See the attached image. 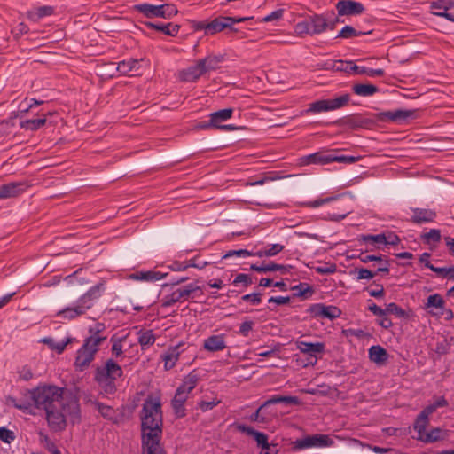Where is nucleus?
<instances>
[{"instance_id":"nucleus-47","label":"nucleus","mask_w":454,"mask_h":454,"mask_svg":"<svg viewBox=\"0 0 454 454\" xmlns=\"http://www.w3.org/2000/svg\"><path fill=\"white\" fill-rule=\"evenodd\" d=\"M343 123L352 129L363 128L365 126L366 121L358 115H349L343 119Z\"/></svg>"},{"instance_id":"nucleus-40","label":"nucleus","mask_w":454,"mask_h":454,"mask_svg":"<svg viewBox=\"0 0 454 454\" xmlns=\"http://www.w3.org/2000/svg\"><path fill=\"white\" fill-rule=\"evenodd\" d=\"M295 293L293 294V296L308 298L314 294V288L311 285L308 283H300L290 288Z\"/></svg>"},{"instance_id":"nucleus-18","label":"nucleus","mask_w":454,"mask_h":454,"mask_svg":"<svg viewBox=\"0 0 454 454\" xmlns=\"http://www.w3.org/2000/svg\"><path fill=\"white\" fill-rule=\"evenodd\" d=\"M235 427L239 432L245 433L247 435L253 436L256 441L258 446H261L266 451L270 450V444L268 442V435L264 433L258 432L253 427L246 426L244 424H235Z\"/></svg>"},{"instance_id":"nucleus-45","label":"nucleus","mask_w":454,"mask_h":454,"mask_svg":"<svg viewBox=\"0 0 454 454\" xmlns=\"http://www.w3.org/2000/svg\"><path fill=\"white\" fill-rule=\"evenodd\" d=\"M449 405L448 401L444 396L439 397L434 403L426 406L420 413L425 417L428 418L432 413H434L437 408L447 407Z\"/></svg>"},{"instance_id":"nucleus-10","label":"nucleus","mask_w":454,"mask_h":454,"mask_svg":"<svg viewBox=\"0 0 454 454\" xmlns=\"http://www.w3.org/2000/svg\"><path fill=\"white\" fill-rule=\"evenodd\" d=\"M334 443V441L327 434H316L307 435L304 438L295 440L293 444L295 450H304L313 447L322 448L330 447Z\"/></svg>"},{"instance_id":"nucleus-48","label":"nucleus","mask_w":454,"mask_h":454,"mask_svg":"<svg viewBox=\"0 0 454 454\" xmlns=\"http://www.w3.org/2000/svg\"><path fill=\"white\" fill-rule=\"evenodd\" d=\"M43 342L49 345V347L58 354H61L70 342V339H67L66 341L55 342L51 338H44Z\"/></svg>"},{"instance_id":"nucleus-39","label":"nucleus","mask_w":454,"mask_h":454,"mask_svg":"<svg viewBox=\"0 0 454 454\" xmlns=\"http://www.w3.org/2000/svg\"><path fill=\"white\" fill-rule=\"evenodd\" d=\"M372 29L367 30V31H362V30H357L355 27L347 25L339 32L336 38L349 39V38L360 36L363 35H369V34H372Z\"/></svg>"},{"instance_id":"nucleus-27","label":"nucleus","mask_w":454,"mask_h":454,"mask_svg":"<svg viewBox=\"0 0 454 454\" xmlns=\"http://www.w3.org/2000/svg\"><path fill=\"white\" fill-rule=\"evenodd\" d=\"M444 306H445V301L443 300L442 295L439 294H434L429 295L427 297V302L425 304V309L434 308L436 309H439L440 311L434 312L431 310V311H429V313L432 316H442L444 314L442 311L444 309Z\"/></svg>"},{"instance_id":"nucleus-6","label":"nucleus","mask_w":454,"mask_h":454,"mask_svg":"<svg viewBox=\"0 0 454 454\" xmlns=\"http://www.w3.org/2000/svg\"><path fill=\"white\" fill-rule=\"evenodd\" d=\"M106 327L104 323L97 322L88 329V335L85 337L82 345L84 348L93 351L95 354L99 347L106 340Z\"/></svg>"},{"instance_id":"nucleus-15","label":"nucleus","mask_w":454,"mask_h":454,"mask_svg":"<svg viewBox=\"0 0 454 454\" xmlns=\"http://www.w3.org/2000/svg\"><path fill=\"white\" fill-rule=\"evenodd\" d=\"M28 187L26 182H12L0 186V200L15 198Z\"/></svg>"},{"instance_id":"nucleus-56","label":"nucleus","mask_w":454,"mask_h":454,"mask_svg":"<svg viewBox=\"0 0 454 454\" xmlns=\"http://www.w3.org/2000/svg\"><path fill=\"white\" fill-rule=\"evenodd\" d=\"M104 288V284L99 283L90 288L85 294H84V299L88 297H91V299L94 301L96 299H98L101 296V292Z\"/></svg>"},{"instance_id":"nucleus-1","label":"nucleus","mask_w":454,"mask_h":454,"mask_svg":"<svg viewBox=\"0 0 454 454\" xmlns=\"http://www.w3.org/2000/svg\"><path fill=\"white\" fill-rule=\"evenodd\" d=\"M141 454H166L162 438L163 414L160 397L147 396L140 411Z\"/></svg>"},{"instance_id":"nucleus-22","label":"nucleus","mask_w":454,"mask_h":454,"mask_svg":"<svg viewBox=\"0 0 454 454\" xmlns=\"http://www.w3.org/2000/svg\"><path fill=\"white\" fill-rule=\"evenodd\" d=\"M134 10L145 15L148 19L163 18V4H139L134 5Z\"/></svg>"},{"instance_id":"nucleus-49","label":"nucleus","mask_w":454,"mask_h":454,"mask_svg":"<svg viewBox=\"0 0 454 454\" xmlns=\"http://www.w3.org/2000/svg\"><path fill=\"white\" fill-rule=\"evenodd\" d=\"M385 311H386V315L393 314L398 318H404L408 316L406 311L403 309H402L400 306H398L395 302H391V303L387 304L385 309Z\"/></svg>"},{"instance_id":"nucleus-61","label":"nucleus","mask_w":454,"mask_h":454,"mask_svg":"<svg viewBox=\"0 0 454 454\" xmlns=\"http://www.w3.org/2000/svg\"><path fill=\"white\" fill-rule=\"evenodd\" d=\"M242 301L250 302L253 305H258L262 302V294L253 293L247 294L241 297Z\"/></svg>"},{"instance_id":"nucleus-21","label":"nucleus","mask_w":454,"mask_h":454,"mask_svg":"<svg viewBox=\"0 0 454 454\" xmlns=\"http://www.w3.org/2000/svg\"><path fill=\"white\" fill-rule=\"evenodd\" d=\"M296 346L300 352L314 357L315 363L317 359V355L323 354L325 352V344L323 342L312 343L301 340L296 342Z\"/></svg>"},{"instance_id":"nucleus-43","label":"nucleus","mask_w":454,"mask_h":454,"mask_svg":"<svg viewBox=\"0 0 454 454\" xmlns=\"http://www.w3.org/2000/svg\"><path fill=\"white\" fill-rule=\"evenodd\" d=\"M351 69H353V73L357 74H366L370 77H375V76H383L385 74V71L381 68L373 69V68H368L362 66H357L355 64V66L351 67Z\"/></svg>"},{"instance_id":"nucleus-57","label":"nucleus","mask_w":454,"mask_h":454,"mask_svg":"<svg viewBox=\"0 0 454 454\" xmlns=\"http://www.w3.org/2000/svg\"><path fill=\"white\" fill-rule=\"evenodd\" d=\"M294 32L298 35H311V30L309 29V26L307 18H305L304 20L298 22L294 26Z\"/></svg>"},{"instance_id":"nucleus-44","label":"nucleus","mask_w":454,"mask_h":454,"mask_svg":"<svg viewBox=\"0 0 454 454\" xmlns=\"http://www.w3.org/2000/svg\"><path fill=\"white\" fill-rule=\"evenodd\" d=\"M83 314H85V312L77 304L75 307H67L59 310L57 313V316H60L66 319L72 320Z\"/></svg>"},{"instance_id":"nucleus-26","label":"nucleus","mask_w":454,"mask_h":454,"mask_svg":"<svg viewBox=\"0 0 454 454\" xmlns=\"http://www.w3.org/2000/svg\"><path fill=\"white\" fill-rule=\"evenodd\" d=\"M144 25L147 28H151V29H154V30L162 32L164 35H167L169 36H176L180 30L179 25L172 24V23L156 24V23H153L151 21H145V22H144Z\"/></svg>"},{"instance_id":"nucleus-50","label":"nucleus","mask_w":454,"mask_h":454,"mask_svg":"<svg viewBox=\"0 0 454 454\" xmlns=\"http://www.w3.org/2000/svg\"><path fill=\"white\" fill-rule=\"evenodd\" d=\"M428 418L419 413L414 423V429L418 432L419 436L422 435L426 432V427L428 424Z\"/></svg>"},{"instance_id":"nucleus-60","label":"nucleus","mask_w":454,"mask_h":454,"mask_svg":"<svg viewBox=\"0 0 454 454\" xmlns=\"http://www.w3.org/2000/svg\"><path fill=\"white\" fill-rule=\"evenodd\" d=\"M221 401L217 398H214L212 401H200L198 403V407L203 411H207L214 409L216 405H218Z\"/></svg>"},{"instance_id":"nucleus-33","label":"nucleus","mask_w":454,"mask_h":454,"mask_svg":"<svg viewBox=\"0 0 454 454\" xmlns=\"http://www.w3.org/2000/svg\"><path fill=\"white\" fill-rule=\"evenodd\" d=\"M92 404L104 419L114 423L117 422L116 411L112 406L104 404L103 403L98 401H93Z\"/></svg>"},{"instance_id":"nucleus-2","label":"nucleus","mask_w":454,"mask_h":454,"mask_svg":"<svg viewBox=\"0 0 454 454\" xmlns=\"http://www.w3.org/2000/svg\"><path fill=\"white\" fill-rule=\"evenodd\" d=\"M65 388L55 385H42L30 391L31 399L36 409L48 411L54 408H61L67 414L72 424L81 421V410L79 400L70 395L64 396Z\"/></svg>"},{"instance_id":"nucleus-53","label":"nucleus","mask_w":454,"mask_h":454,"mask_svg":"<svg viewBox=\"0 0 454 454\" xmlns=\"http://www.w3.org/2000/svg\"><path fill=\"white\" fill-rule=\"evenodd\" d=\"M339 196H332V197H326L325 199H317V200H311V201H306V202H303L302 205L304 207H309V208H315V207H318L324 204H327L331 201H333L335 200Z\"/></svg>"},{"instance_id":"nucleus-31","label":"nucleus","mask_w":454,"mask_h":454,"mask_svg":"<svg viewBox=\"0 0 454 454\" xmlns=\"http://www.w3.org/2000/svg\"><path fill=\"white\" fill-rule=\"evenodd\" d=\"M225 57L223 54H208L206 58L200 59V61L203 63L205 73L216 70L220 67V64L223 62Z\"/></svg>"},{"instance_id":"nucleus-19","label":"nucleus","mask_w":454,"mask_h":454,"mask_svg":"<svg viewBox=\"0 0 454 454\" xmlns=\"http://www.w3.org/2000/svg\"><path fill=\"white\" fill-rule=\"evenodd\" d=\"M142 59H129L120 61L115 67V71L122 75H137L140 70V62Z\"/></svg>"},{"instance_id":"nucleus-35","label":"nucleus","mask_w":454,"mask_h":454,"mask_svg":"<svg viewBox=\"0 0 454 454\" xmlns=\"http://www.w3.org/2000/svg\"><path fill=\"white\" fill-rule=\"evenodd\" d=\"M446 432L440 427H435L429 432H425L422 435L419 436V440L429 443L445 439Z\"/></svg>"},{"instance_id":"nucleus-24","label":"nucleus","mask_w":454,"mask_h":454,"mask_svg":"<svg viewBox=\"0 0 454 454\" xmlns=\"http://www.w3.org/2000/svg\"><path fill=\"white\" fill-rule=\"evenodd\" d=\"M203 348L210 352L222 351L226 348L224 334L211 335L204 340Z\"/></svg>"},{"instance_id":"nucleus-14","label":"nucleus","mask_w":454,"mask_h":454,"mask_svg":"<svg viewBox=\"0 0 454 454\" xmlns=\"http://www.w3.org/2000/svg\"><path fill=\"white\" fill-rule=\"evenodd\" d=\"M205 74L206 73L205 67H203V63L200 62L199 59L196 61L195 65L181 70L179 72V79L182 82H194Z\"/></svg>"},{"instance_id":"nucleus-25","label":"nucleus","mask_w":454,"mask_h":454,"mask_svg":"<svg viewBox=\"0 0 454 454\" xmlns=\"http://www.w3.org/2000/svg\"><path fill=\"white\" fill-rule=\"evenodd\" d=\"M250 269L252 270L257 271V272H270V271H280L282 274H287L290 272L291 269H293V266L291 265H283V264H278L274 262H269L268 263L262 264V265H256L252 264L250 266Z\"/></svg>"},{"instance_id":"nucleus-11","label":"nucleus","mask_w":454,"mask_h":454,"mask_svg":"<svg viewBox=\"0 0 454 454\" xmlns=\"http://www.w3.org/2000/svg\"><path fill=\"white\" fill-rule=\"evenodd\" d=\"M307 313H309L310 316L315 318H327L333 320L340 317L341 310L333 305L315 303L307 309Z\"/></svg>"},{"instance_id":"nucleus-7","label":"nucleus","mask_w":454,"mask_h":454,"mask_svg":"<svg viewBox=\"0 0 454 454\" xmlns=\"http://www.w3.org/2000/svg\"><path fill=\"white\" fill-rule=\"evenodd\" d=\"M350 100L349 94H343L334 98L320 99L309 104L306 114L321 113L340 109L348 104Z\"/></svg>"},{"instance_id":"nucleus-42","label":"nucleus","mask_w":454,"mask_h":454,"mask_svg":"<svg viewBox=\"0 0 454 454\" xmlns=\"http://www.w3.org/2000/svg\"><path fill=\"white\" fill-rule=\"evenodd\" d=\"M46 117L43 116V118H40V119H32V120H26V121H20V128L21 129H24L26 130H32V131H35L39 129H41L42 127H43L46 123Z\"/></svg>"},{"instance_id":"nucleus-37","label":"nucleus","mask_w":454,"mask_h":454,"mask_svg":"<svg viewBox=\"0 0 454 454\" xmlns=\"http://www.w3.org/2000/svg\"><path fill=\"white\" fill-rule=\"evenodd\" d=\"M54 12L52 6L43 5L27 12V18L34 22L39 21L42 18L51 16Z\"/></svg>"},{"instance_id":"nucleus-52","label":"nucleus","mask_w":454,"mask_h":454,"mask_svg":"<svg viewBox=\"0 0 454 454\" xmlns=\"http://www.w3.org/2000/svg\"><path fill=\"white\" fill-rule=\"evenodd\" d=\"M232 284L235 286H238L239 284H241L246 288L253 284V279L252 277L248 274L239 273L235 277Z\"/></svg>"},{"instance_id":"nucleus-17","label":"nucleus","mask_w":454,"mask_h":454,"mask_svg":"<svg viewBox=\"0 0 454 454\" xmlns=\"http://www.w3.org/2000/svg\"><path fill=\"white\" fill-rule=\"evenodd\" d=\"M96 354L88 349L84 348V346L82 345V347L77 350L76 357L74 361V367L76 371L83 372L85 369H87L91 362L95 359Z\"/></svg>"},{"instance_id":"nucleus-20","label":"nucleus","mask_w":454,"mask_h":454,"mask_svg":"<svg viewBox=\"0 0 454 454\" xmlns=\"http://www.w3.org/2000/svg\"><path fill=\"white\" fill-rule=\"evenodd\" d=\"M307 20L311 30V35L322 34L327 29V15H325V13L309 15Z\"/></svg>"},{"instance_id":"nucleus-4","label":"nucleus","mask_w":454,"mask_h":454,"mask_svg":"<svg viewBox=\"0 0 454 454\" xmlns=\"http://www.w3.org/2000/svg\"><path fill=\"white\" fill-rule=\"evenodd\" d=\"M200 377L196 370H192L183 380L182 384L176 388V394L171 400V406L176 418L181 419L186 415L185 402L188 395L197 387Z\"/></svg>"},{"instance_id":"nucleus-54","label":"nucleus","mask_w":454,"mask_h":454,"mask_svg":"<svg viewBox=\"0 0 454 454\" xmlns=\"http://www.w3.org/2000/svg\"><path fill=\"white\" fill-rule=\"evenodd\" d=\"M421 239L426 243H430L431 241L437 243L441 240V231L438 229H432L430 231L423 233Z\"/></svg>"},{"instance_id":"nucleus-8","label":"nucleus","mask_w":454,"mask_h":454,"mask_svg":"<svg viewBox=\"0 0 454 454\" xmlns=\"http://www.w3.org/2000/svg\"><path fill=\"white\" fill-rule=\"evenodd\" d=\"M191 27L194 31H204L205 35H214L217 33L229 29L230 25L227 24L225 16H218L214 20H190Z\"/></svg>"},{"instance_id":"nucleus-55","label":"nucleus","mask_w":454,"mask_h":454,"mask_svg":"<svg viewBox=\"0 0 454 454\" xmlns=\"http://www.w3.org/2000/svg\"><path fill=\"white\" fill-rule=\"evenodd\" d=\"M352 66H355L352 61L338 60L332 65V68L336 71L353 73V69H351Z\"/></svg>"},{"instance_id":"nucleus-3","label":"nucleus","mask_w":454,"mask_h":454,"mask_svg":"<svg viewBox=\"0 0 454 454\" xmlns=\"http://www.w3.org/2000/svg\"><path fill=\"white\" fill-rule=\"evenodd\" d=\"M123 374L121 365L114 358H108L102 365L95 369L94 380L101 389V393L113 395L117 391L115 381Z\"/></svg>"},{"instance_id":"nucleus-9","label":"nucleus","mask_w":454,"mask_h":454,"mask_svg":"<svg viewBox=\"0 0 454 454\" xmlns=\"http://www.w3.org/2000/svg\"><path fill=\"white\" fill-rule=\"evenodd\" d=\"M199 290H201V288L196 283H190L186 286L178 287L171 294L163 296L161 299V306L168 308L173 306L176 302L184 301L188 300L192 293Z\"/></svg>"},{"instance_id":"nucleus-30","label":"nucleus","mask_w":454,"mask_h":454,"mask_svg":"<svg viewBox=\"0 0 454 454\" xmlns=\"http://www.w3.org/2000/svg\"><path fill=\"white\" fill-rule=\"evenodd\" d=\"M414 113L411 110L398 109L395 111H387L380 114L381 120L387 119L388 121L398 122L405 121L408 118L413 116Z\"/></svg>"},{"instance_id":"nucleus-32","label":"nucleus","mask_w":454,"mask_h":454,"mask_svg":"<svg viewBox=\"0 0 454 454\" xmlns=\"http://www.w3.org/2000/svg\"><path fill=\"white\" fill-rule=\"evenodd\" d=\"M232 113L233 110L231 108H225L214 112L210 114V123L205 124L202 127L206 128L208 126H212L215 128H218V126H220L219 122L230 119L232 115Z\"/></svg>"},{"instance_id":"nucleus-63","label":"nucleus","mask_w":454,"mask_h":454,"mask_svg":"<svg viewBox=\"0 0 454 454\" xmlns=\"http://www.w3.org/2000/svg\"><path fill=\"white\" fill-rule=\"evenodd\" d=\"M337 266L334 263H326L324 266H317L315 268V271L319 274H333L336 272Z\"/></svg>"},{"instance_id":"nucleus-16","label":"nucleus","mask_w":454,"mask_h":454,"mask_svg":"<svg viewBox=\"0 0 454 454\" xmlns=\"http://www.w3.org/2000/svg\"><path fill=\"white\" fill-rule=\"evenodd\" d=\"M413 215L410 221L414 224H423L434 222L437 214L435 210L430 208L411 207Z\"/></svg>"},{"instance_id":"nucleus-58","label":"nucleus","mask_w":454,"mask_h":454,"mask_svg":"<svg viewBox=\"0 0 454 454\" xmlns=\"http://www.w3.org/2000/svg\"><path fill=\"white\" fill-rule=\"evenodd\" d=\"M454 7L453 0H438L433 2L431 8H442V12H449Z\"/></svg>"},{"instance_id":"nucleus-5","label":"nucleus","mask_w":454,"mask_h":454,"mask_svg":"<svg viewBox=\"0 0 454 454\" xmlns=\"http://www.w3.org/2000/svg\"><path fill=\"white\" fill-rule=\"evenodd\" d=\"M284 403L286 405H298L301 403L300 399L297 396H283L279 395H272L270 398L266 400L253 414H251L249 419L253 422L264 423L268 420L264 411L267 407L272 404Z\"/></svg>"},{"instance_id":"nucleus-46","label":"nucleus","mask_w":454,"mask_h":454,"mask_svg":"<svg viewBox=\"0 0 454 454\" xmlns=\"http://www.w3.org/2000/svg\"><path fill=\"white\" fill-rule=\"evenodd\" d=\"M207 264V262H203L202 266H198L196 263H188V262H179V261H174L170 265H168V268L173 271H184L190 267L197 268V269H203Z\"/></svg>"},{"instance_id":"nucleus-28","label":"nucleus","mask_w":454,"mask_h":454,"mask_svg":"<svg viewBox=\"0 0 454 454\" xmlns=\"http://www.w3.org/2000/svg\"><path fill=\"white\" fill-rule=\"evenodd\" d=\"M180 345L170 347L164 354L161 355V359L164 361L165 370H170L175 365L180 356Z\"/></svg>"},{"instance_id":"nucleus-51","label":"nucleus","mask_w":454,"mask_h":454,"mask_svg":"<svg viewBox=\"0 0 454 454\" xmlns=\"http://www.w3.org/2000/svg\"><path fill=\"white\" fill-rule=\"evenodd\" d=\"M360 240L365 243L371 244H384L386 242V235L384 233L377 234V235H362Z\"/></svg>"},{"instance_id":"nucleus-34","label":"nucleus","mask_w":454,"mask_h":454,"mask_svg":"<svg viewBox=\"0 0 454 454\" xmlns=\"http://www.w3.org/2000/svg\"><path fill=\"white\" fill-rule=\"evenodd\" d=\"M306 164H329L333 162V154H326L323 152H317L304 158Z\"/></svg>"},{"instance_id":"nucleus-41","label":"nucleus","mask_w":454,"mask_h":454,"mask_svg":"<svg viewBox=\"0 0 454 454\" xmlns=\"http://www.w3.org/2000/svg\"><path fill=\"white\" fill-rule=\"evenodd\" d=\"M379 89L373 84H355L353 86V91L359 96L368 97L378 92Z\"/></svg>"},{"instance_id":"nucleus-38","label":"nucleus","mask_w":454,"mask_h":454,"mask_svg":"<svg viewBox=\"0 0 454 454\" xmlns=\"http://www.w3.org/2000/svg\"><path fill=\"white\" fill-rule=\"evenodd\" d=\"M138 343L143 350L153 345L156 338L152 330H140L138 333Z\"/></svg>"},{"instance_id":"nucleus-59","label":"nucleus","mask_w":454,"mask_h":454,"mask_svg":"<svg viewBox=\"0 0 454 454\" xmlns=\"http://www.w3.org/2000/svg\"><path fill=\"white\" fill-rule=\"evenodd\" d=\"M16 436L13 431L6 427H0V440L5 443H11L15 440Z\"/></svg>"},{"instance_id":"nucleus-64","label":"nucleus","mask_w":454,"mask_h":454,"mask_svg":"<svg viewBox=\"0 0 454 454\" xmlns=\"http://www.w3.org/2000/svg\"><path fill=\"white\" fill-rule=\"evenodd\" d=\"M254 323L252 320H246L239 325V333L244 337H247L249 333L253 330Z\"/></svg>"},{"instance_id":"nucleus-23","label":"nucleus","mask_w":454,"mask_h":454,"mask_svg":"<svg viewBox=\"0 0 454 454\" xmlns=\"http://www.w3.org/2000/svg\"><path fill=\"white\" fill-rule=\"evenodd\" d=\"M168 273H162L160 271L155 270H147V271H137L129 276V279L137 280V281H147V282H155L157 280H160L165 278Z\"/></svg>"},{"instance_id":"nucleus-62","label":"nucleus","mask_w":454,"mask_h":454,"mask_svg":"<svg viewBox=\"0 0 454 454\" xmlns=\"http://www.w3.org/2000/svg\"><path fill=\"white\" fill-rule=\"evenodd\" d=\"M163 19H171L178 13V10L175 4H163Z\"/></svg>"},{"instance_id":"nucleus-12","label":"nucleus","mask_w":454,"mask_h":454,"mask_svg":"<svg viewBox=\"0 0 454 454\" xmlns=\"http://www.w3.org/2000/svg\"><path fill=\"white\" fill-rule=\"evenodd\" d=\"M46 420L50 429L53 432H62L67 427V416L61 408H54L45 411Z\"/></svg>"},{"instance_id":"nucleus-13","label":"nucleus","mask_w":454,"mask_h":454,"mask_svg":"<svg viewBox=\"0 0 454 454\" xmlns=\"http://www.w3.org/2000/svg\"><path fill=\"white\" fill-rule=\"evenodd\" d=\"M336 8L340 16L357 15L364 11L363 4L352 0H340Z\"/></svg>"},{"instance_id":"nucleus-36","label":"nucleus","mask_w":454,"mask_h":454,"mask_svg":"<svg viewBox=\"0 0 454 454\" xmlns=\"http://www.w3.org/2000/svg\"><path fill=\"white\" fill-rule=\"evenodd\" d=\"M126 337H117L116 335H113L110 339L112 343L111 353L113 357H114L117 361L121 360L123 356V341Z\"/></svg>"},{"instance_id":"nucleus-29","label":"nucleus","mask_w":454,"mask_h":454,"mask_svg":"<svg viewBox=\"0 0 454 454\" xmlns=\"http://www.w3.org/2000/svg\"><path fill=\"white\" fill-rule=\"evenodd\" d=\"M387 351L381 346H372L369 348V358L372 362L377 364H384L388 360Z\"/></svg>"}]
</instances>
